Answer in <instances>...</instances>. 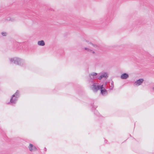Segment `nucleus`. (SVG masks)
I'll return each mask as SVG.
<instances>
[{
    "instance_id": "nucleus-1",
    "label": "nucleus",
    "mask_w": 154,
    "mask_h": 154,
    "mask_svg": "<svg viewBox=\"0 0 154 154\" xmlns=\"http://www.w3.org/2000/svg\"><path fill=\"white\" fill-rule=\"evenodd\" d=\"M9 60L11 63H13L21 66H23L25 64L24 60L18 57L10 58Z\"/></svg>"
},
{
    "instance_id": "nucleus-2",
    "label": "nucleus",
    "mask_w": 154,
    "mask_h": 154,
    "mask_svg": "<svg viewBox=\"0 0 154 154\" xmlns=\"http://www.w3.org/2000/svg\"><path fill=\"white\" fill-rule=\"evenodd\" d=\"M99 75V74L97 75V73L93 72L90 74L89 76L91 79H94L98 77L99 79L100 80L103 78H107L108 77L107 73L106 72L102 73L100 75Z\"/></svg>"
},
{
    "instance_id": "nucleus-3",
    "label": "nucleus",
    "mask_w": 154,
    "mask_h": 154,
    "mask_svg": "<svg viewBox=\"0 0 154 154\" xmlns=\"http://www.w3.org/2000/svg\"><path fill=\"white\" fill-rule=\"evenodd\" d=\"M19 96V92L18 90H17L16 93L11 97L10 100L11 103L12 104H15Z\"/></svg>"
},
{
    "instance_id": "nucleus-4",
    "label": "nucleus",
    "mask_w": 154,
    "mask_h": 154,
    "mask_svg": "<svg viewBox=\"0 0 154 154\" xmlns=\"http://www.w3.org/2000/svg\"><path fill=\"white\" fill-rule=\"evenodd\" d=\"M100 86L97 85L96 83H94L91 86L90 88L94 92H96L98 90L100 89Z\"/></svg>"
},
{
    "instance_id": "nucleus-5",
    "label": "nucleus",
    "mask_w": 154,
    "mask_h": 154,
    "mask_svg": "<svg viewBox=\"0 0 154 154\" xmlns=\"http://www.w3.org/2000/svg\"><path fill=\"white\" fill-rule=\"evenodd\" d=\"M100 89L101 91V93L103 95L107 94V91L105 88H103V85L100 86Z\"/></svg>"
},
{
    "instance_id": "nucleus-6",
    "label": "nucleus",
    "mask_w": 154,
    "mask_h": 154,
    "mask_svg": "<svg viewBox=\"0 0 154 154\" xmlns=\"http://www.w3.org/2000/svg\"><path fill=\"white\" fill-rule=\"evenodd\" d=\"M144 80L143 79H140L135 81L134 83V85L138 86L140 85L143 82Z\"/></svg>"
},
{
    "instance_id": "nucleus-7",
    "label": "nucleus",
    "mask_w": 154,
    "mask_h": 154,
    "mask_svg": "<svg viewBox=\"0 0 154 154\" xmlns=\"http://www.w3.org/2000/svg\"><path fill=\"white\" fill-rule=\"evenodd\" d=\"M29 148L30 151H35L37 150V148L33 145L30 144Z\"/></svg>"
},
{
    "instance_id": "nucleus-8",
    "label": "nucleus",
    "mask_w": 154,
    "mask_h": 154,
    "mask_svg": "<svg viewBox=\"0 0 154 154\" xmlns=\"http://www.w3.org/2000/svg\"><path fill=\"white\" fill-rule=\"evenodd\" d=\"M129 77L128 75L126 73H124L122 74L121 75V78L122 79H126Z\"/></svg>"
},
{
    "instance_id": "nucleus-9",
    "label": "nucleus",
    "mask_w": 154,
    "mask_h": 154,
    "mask_svg": "<svg viewBox=\"0 0 154 154\" xmlns=\"http://www.w3.org/2000/svg\"><path fill=\"white\" fill-rule=\"evenodd\" d=\"M38 44L39 45L43 46L45 45V43L43 40H41L38 42Z\"/></svg>"
},
{
    "instance_id": "nucleus-10",
    "label": "nucleus",
    "mask_w": 154,
    "mask_h": 154,
    "mask_svg": "<svg viewBox=\"0 0 154 154\" xmlns=\"http://www.w3.org/2000/svg\"><path fill=\"white\" fill-rule=\"evenodd\" d=\"M86 42H87L88 44H90L92 45L94 48H98V46L96 45L93 44L92 43H91V42H89V41L86 40L85 41Z\"/></svg>"
},
{
    "instance_id": "nucleus-11",
    "label": "nucleus",
    "mask_w": 154,
    "mask_h": 154,
    "mask_svg": "<svg viewBox=\"0 0 154 154\" xmlns=\"http://www.w3.org/2000/svg\"><path fill=\"white\" fill-rule=\"evenodd\" d=\"M84 49L87 51L91 52L93 54H94L95 53V52L94 51L92 50L89 48L85 47L84 48Z\"/></svg>"
},
{
    "instance_id": "nucleus-12",
    "label": "nucleus",
    "mask_w": 154,
    "mask_h": 154,
    "mask_svg": "<svg viewBox=\"0 0 154 154\" xmlns=\"http://www.w3.org/2000/svg\"><path fill=\"white\" fill-rule=\"evenodd\" d=\"M110 84H111V85L110 86V89H111V90H112L113 88V87H114V86H113V81H112L111 82H110Z\"/></svg>"
},
{
    "instance_id": "nucleus-13",
    "label": "nucleus",
    "mask_w": 154,
    "mask_h": 154,
    "mask_svg": "<svg viewBox=\"0 0 154 154\" xmlns=\"http://www.w3.org/2000/svg\"><path fill=\"white\" fill-rule=\"evenodd\" d=\"M1 34L3 36H6L7 35V33L6 32H2Z\"/></svg>"
},
{
    "instance_id": "nucleus-14",
    "label": "nucleus",
    "mask_w": 154,
    "mask_h": 154,
    "mask_svg": "<svg viewBox=\"0 0 154 154\" xmlns=\"http://www.w3.org/2000/svg\"><path fill=\"white\" fill-rule=\"evenodd\" d=\"M8 20H9V21H14L15 20L14 19H13V18H9L8 19H7Z\"/></svg>"
},
{
    "instance_id": "nucleus-15",
    "label": "nucleus",
    "mask_w": 154,
    "mask_h": 154,
    "mask_svg": "<svg viewBox=\"0 0 154 154\" xmlns=\"http://www.w3.org/2000/svg\"><path fill=\"white\" fill-rule=\"evenodd\" d=\"M153 90L154 91V87H153Z\"/></svg>"
},
{
    "instance_id": "nucleus-16",
    "label": "nucleus",
    "mask_w": 154,
    "mask_h": 154,
    "mask_svg": "<svg viewBox=\"0 0 154 154\" xmlns=\"http://www.w3.org/2000/svg\"><path fill=\"white\" fill-rule=\"evenodd\" d=\"M45 150L46 149V148H45Z\"/></svg>"
},
{
    "instance_id": "nucleus-17",
    "label": "nucleus",
    "mask_w": 154,
    "mask_h": 154,
    "mask_svg": "<svg viewBox=\"0 0 154 154\" xmlns=\"http://www.w3.org/2000/svg\"><path fill=\"white\" fill-rule=\"evenodd\" d=\"M97 106H95V108H97Z\"/></svg>"
}]
</instances>
